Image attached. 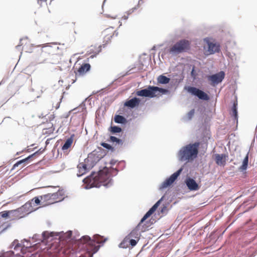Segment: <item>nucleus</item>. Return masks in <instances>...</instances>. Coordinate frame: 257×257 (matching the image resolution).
<instances>
[{"instance_id":"20e7f679","label":"nucleus","mask_w":257,"mask_h":257,"mask_svg":"<svg viewBox=\"0 0 257 257\" xmlns=\"http://www.w3.org/2000/svg\"><path fill=\"white\" fill-rule=\"evenodd\" d=\"M168 92V90L166 89L159 88L157 86H149L147 89L137 91L136 94L140 96L153 98L159 97L163 94L167 93Z\"/></svg>"},{"instance_id":"b1692460","label":"nucleus","mask_w":257,"mask_h":257,"mask_svg":"<svg viewBox=\"0 0 257 257\" xmlns=\"http://www.w3.org/2000/svg\"><path fill=\"white\" fill-rule=\"evenodd\" d=\"M170 79V78L167 77L166 76L161 75L159 76L157 78L158 83L159 84H166L169 82Z\"/></svg>"},{"instance_id":"aec40b11","label":"nucleus","mask_w":257,"mask_h":257,"mask_svg":"<svg viewBox=\"0 0 257 257\" xmlns=\"http://www.w3.org/2000/svg\"><path fill=\"white\" fill-rule=\"evenodd\" d=\"M140 102V100L139 98L137 97H134L131 99H130L125 102L124 105L125 106L130 107V108H134L136 106L139 105Z\"/></svg>"},{"instance_id":"2f4dec72","label":"nucleus","mask_w":257,"mask_h":257,"mask_svg":"<svg viewBox=\"0 0 257 257\" xmlns=\"http://www.w3.org/2000/svg\"><path fill=\"white\" fill-rule=\"evenodd\" d=\"M110 140L111 142L113 143H116V144L118 145H120V146H122L123 144V141L121 139H119L115 137L111 136L110 137Z\"/></svg>"},{"instance_id":"bb28decb","label":"nucleus","mask_w":257,"mask_h":257,"mask_svg":"<svg viewBox=\"0 0 257 257\" xmlns=\"http://www.w3.org/2000/svg\"><path fill=\"white\" fill-rule=\"evenodd\" d=\"M48 127L45 128L43 129V133L46 134H51L53 133L55 130V128L53 126L52 123L48 124Z\"/></svg>"},{"instance_id":"c85d7f7f","label":"nucleus","mask_w":257,"mask_h":257,"mask_svg":"<svg viewBox=\"0 0 257 257\" xmlns=\"http://www.w3.org/2000/svg\"><path fill=\"white\" fill-rule=\"evenodd\" d=\"M248 162V154L246 155L245 157L244 158L242 165L239 167V170L241 171H243L246 169Z\"/></svg>"},{"instance_id":"a878e982","label":"nucleus","mask_w":257,"mask_h":257,"mask_svg":"<svg viewBox=\"0 0 257 257\" xmlns=\"http://www.w3.org/2000/svg\"><path fill=\"white\" fill-rule=\"evenodd\" d=\"M142 2V3H143V1L142 0H140L139 1V3L138 4V5L137 6H135V7L133 8L132 9L129 10L127 12V16H126L125 15H124V16H123V18L124 19V20H126L128 17V16L131 14H132V13H133L136 10H137L138 9H139V8L140 7V5L141 4V3Z\"/></svg>"},{"instance_id":"9b49d317","label":"nucleus","mask_w":257,"mask_h":257,"mask_svg":"<svg viewBox=\"0 0 257 257\" xmlns=\"http://www.w3.org/2000/svg\"><path fill=\"white\" fill-rule=\"evenodd\" d=\"M182 170L183 168H180L177 172L173 173L169 178H167L165 181H164L162 183V184L160 187V189L162 190L164 188H166L168 187L171 186L177 179L178 177L180 175Z\"/></svg>"},{"instance_id":"7c9ffc66","label":"nucleus","mask_w":257,"mask_h":257,"mask_svg":"<svg viewBox=\"0 0 257 257\" xmlns=\"http://www.w3.org/2000/svg\"><path fill=\"white\" fill-rule=\"evenodd\" d=\"M137 243V240L134 238H129V239H127V241L125 242V244L127 245V247L129 246V245H131L132 246H134L136 245Z\"/></svg>"},{"instance_id":"f704fd0d","label":"nucleus","mask_w":257,"mask_h":257,"mask_svg":"<svg viewBox=\"0 0 257 257\" xmlns=\"http://www.w3.org/2000/svg\"><path fill=\"white\" fill-rule=\"evenodd\" d=\"M13 252L11 251H7L0 254V257H13Z\"/></svg>"},{"instance_id":"9d476101","label":"nucleus","mask_w":257,"mask_h":257,"mask_svg":"<svg viewBox=\"0 0 257 257\" xmlns=\"http://www.w3.org/2000/svg\"><path fill=\"white\" fill-rule=\"evenodd\" d=\"M188 92L193 95L196 96L200 99L208 100L209 97L207 93L195 87L189 86L187 88Z\"/></svg>"},{"instance_id":"ea45409f","label":"nucleus","mask_w":257,"mask_h":257,"mask_svg":"<svg viewBox=\"0 0 257 257\" xmlns=\"http://www.w3.org/2000/svg\"><path fill=\"white\" fill-rule=\"evenodd\" d=\"M90 180L89 178H85L83 179V182L84 183H89V181Z\"/></svg>"},{"instance_id":"f3484780","label":"nucleus","mask_w":257,"mask_h":257,"mask_svg":"<svg viewBox=\"0 0 257 257\" xmlns=\"http://www.w3.org/2000/svg\"><path fill=\"white\" fill-rule=\"evenodd\" d=\"M214 156L215 162L218 166H224L225 165L227 155L225 154H216Z\"/></svg>"},{"instance_id":"cd10ccee","label":"nucleus","mask_w":257,"mask_h":257,"mask_svg":"<svg viewBox=\"0 0 257 257\" xmlns=\"http://www.w3.org/2000/svg\"><path fill=\"white\" fill-rule=\"evenodd\" d=\"M114 120L116 123H124L126 122L125 118L120 115H116L114 116Z\"/></svg>"},{"instance_id":"4be33fe9","label":"nucleus","mask_w":257,"mask_h":257,"mask_svg":"<svg viewBox=\"0 0 257 257\" xmlns=\"http://www.w3.org/2000/svg\"><path fill=\"white\" fill-rule=\"evenodd\" d=\"M12 247H14V250H20L23 253H24V249L22 244L19 243V241L15 239L12 243Z\"/></svg>"},{"instance_id":"c03bdc74","label":"nucleus","mask_w":257,"mask_h":257,"mask_svg":"<svg viewBox=\"0 0 257 257\" xmlns=\"http://www.w3.org/2000/svg\"><path fill=\"white\" fill-rule=\"evenodd\" d=\"M38 236V235L37 234H35L33 237V239H37V237Z\"/></svg>"},{"instance_id":"f8f14e48","label":"nucleus","mask_w":257,"mask_h":257,"mask_svg":"<svg viewBox=\"0 0 257 257\" xmlns=\"http://www.w3.org/2000/svg\"><path fill=\"white\" fill-rule=\"evenodd\" d=\"M225 73L221 71L219 72L209 75L207 77L208 80L210 82V84L212 86H215L221 82L224 78Z\"/></svg>"},{"instance_id":"5701e85b","label":"nucleus","mask_w":257,"mask_h":257,"mask_svg":"<svg viewBox=\"0 0 257 257\" xmlns=\"http://www.w3.org/2000/svg\"><path fill=\"white\" fill-rule=\"evenodd\" d=\"M27 44H30L29 41L27 38L21 39L20 40V44L17 46L16 48H19L20 46H23L22 50L28 52V51L27 50L26 47Z\"/></svg>"},{"instance_id":"393cba45","label":"nucleus","mask_w":257,"mask_h":257,"mask_svg":"<svg viewBox=\"0 0 257 257\" xmlns=\"http://www.w3.org/2000/svg\"><path fill=\"white\" fill-rule=\"evenodd\" d=\"M73 142V136H71L69 138H68L62 146L63 150H66L71 147Z\"/></svg>"},{"instance_id":"1a4fd4ad","label":"nucleus","mask_w":257,"mask_h":257,"mask_svg":"<svg viewBox=\"0 0 257 257\" xmlns=\"http://www.w3.org/2000/svg\"><path fill=\"white\" fill-rule=\"evenodd\" d=\"M61 194L60 191H58L55 193H48L42 195V206H47L60 201L62 199Z\"/></svg>"},{"instance_id":"0eeeda50","label":"nucleus","mask_w":257,"mask_h":257,"mask_svg":"<svg viewBox=\"0 0 257 257\" xmlns=\"http://www.w3.org/2000/svg\"><path fill=\"white\" fill-rule=\"evenodd\" d=\"M190 48V43L188 40L183 39L176 42L169 50V52L174 55L185 52Z\"/></svg>"},{"instance_id":"37998d69","label":"nucleus","mask_w":257,"mask_h":257,"mask_svg":"<svg viewBox=\"0 0 257 257\" xmlns=\"http://www.w3.org/2000/svg\"><path fill=\"white\" fill-rule=\"evenodd\" d=\"M167 209V207L166 206H164L162 209V210H161V212H163V211L164 210H166Z\"/></svg>"},{"instance_id":"423d86ee","label":"nucleus","mask_w":257,"mask_h":257,"mask_svg":"<svg viewBox=\"0 0 257 257\" xmlns=\"http://www.w3.org/2000/svg\"><path fill=\"white\" fill-rule=\"evenodd\" d=\"M65 50L64 44L60 45L53 43L47 44L42 48V52L51 55H62Z\"/></svg>"},{"instance_id":"c9c22d12","label":"nucleus","mask_w":257,"mask_h":257,"mask_svg":"<svg viewBox=\"0 0 257 257\" xmlns=\"http://www.w3.org/2000/svg\"><path fill=\"white\" fill-rule=\"evenodd\" d=\"M101 145L106 148V149H109V150H113V148L109 144H107V143H101Z\"/></svg>"},{"instance_id":"e433bc0d","label":"nucleus","mask_w":257,"mask_h":257,"mask_svg":"<svg viewBox=\"0 0 257 257\" xmlns=\"http://www.w3.org/2000/svg\"><path fill=\"white\" fill-rule=\"evenodd\" d=\"M195 113V110L192 109L188 113H187V116L188 118L190 119L192 118Z\"/></svg>"},{"instance_id":"39448f33","label":"nucleus","mask_w":257,"mask_h":257,"mask_svg":"<svg viewBox=\"0 0 257 257\" xmlns=\"http://www.w3.org/2000/svg\"><path fill=\"white\" fill-rule=\"evenodd\" d=\"M112 18L115 20V23L113 24V26L106 28L102 33L104 40L103 42L105 43L104 45H106L110 43L111 40L116 37L118 35V33L116 32V31L115 29V27L118 25L120 23V21L117 19V16L112 17Z\"/></svg>"},{"instance_id":"4468645a","label":"nucleus","mask_w":257,"mask_h":257,"mask_svg":"<svg viewBox=\"0 0 257 257\" xmlns=\"http://www.w3.org/2000/svg\"><path fill=\"white\" fill-rule=\"evenodd\" d=\"M98 181L103 186H108L109 184H111L112 179L110 174L108 172L100 171L98 174Z\"/></svg>"},{"instance_id":"72a5a7b5","label":"nucleus","mask_w":257,"mask_h":257,"mask_svg":"<svg viewBox=\"0 0 257 257\" xmlns=\"http://www.w3.org/2000/svg\"><path fill=\"white\" fill-rule=\"evenodd\" d=\"M121 128L118 126H113L111 127V132L112 133H120Z\"/></svg>"},{"instance_id":"a18cd8bd","label":"nucleus","mask_w":257,"mask_h":257,"mask_svg":"<svg viewBox=\"0 0 257 257\" xmlns=\"http://www.w3.org/2000/svg\"><path fill=\"white\" fill-rule=\"evenodd\" d=\"M194 69H193L192 70V72H191L192 75H193V74L194 73Z\"/></svg>"},{"instance_id":"58836bf2","label":"nucleus","mask_w":257,"mask_h":257,"mask_svg":"<svg viewBox=\"0 0 257 257\" xmlns=\"http://www.w3.org/2000/svg\"><path fill=\"white\" fill-rule=\"evenodd\" d=\"M47 0H38V3L40 4V6L42 5L43 3H46Z\"/></svg>"},{"instance_id":"6ab92c4d","label":"nucleus","mask_w":257,"mask_h":257,"mask_svg":"<svg viewBox=\"0 0 257 257\" xmlns=\"http://www.w3.org/2000/svg\"><path fill=\"white\" fill-rule=\"evenodd\" d=\"M186 184L190 190H197L199 189L198 185L196 181L192 178H187L186 180Z\"/></svg>"},{"instance_id":"a19ab883","label":"nucleus","mask_w":257,"mask_h":257,"mask_svg":"<svg viewBox=\"0 0 257 257\" xmlns=\"http://www.w3.org/2000/svg\"><path fill=\"white\" fill-rule=\"evenodd\" d=\"M55 118V115L54 114H51L50 116H49V119L50 120H52L54 119Z\"/></svg>"},{"instance_id":"2eb2a0df","label":"nucleus","mask_w":257,"mask_h":257,"mask_svg":"<svg viewBox=\"0 0 257 257\" xmlns=\"http://www.w3.org/2000/svg\"><path fill=\"white\" fill-rule=\"evenodd\" d=\"M21 211V208L16 210L4 211L0 212V216L3 218H13V219L20 218L22 217L20 216L19 214Z\"/></svg>"},{"instance_id":"4c0bfd02","label":"nucleus","mask_w":257,"mask_h":257,"mask_svg":"<svg viewBox=\"0 0 257 257\" xmlns=\"http://www.w3.org/2000/svg\"><path fill=\"white\" fill-rule=\"evenodd\" d=\"M26 242H27V244H24L23 246V247H24V251L25 250V249L31 247L30 243L29 241H27Z\"/></svg>"},{"instance_id":"c756f323","label":"nucleus","mask_w":257,"mask_h":257,"mask_svg":"<svg viewBox=\"0 0 257 257\" xmlns=\"http://www.w3.org/2000/svg\"><path fill=\"white\" fill-rule=\"evenodd\" d=\"M232 115L235 120H237V103H234L232 107Z\"/></svg>"},{"instance_id":"ddd939ff","label":"nucleus","mask_w":257,"mask_h":257,"mask_svg":"<svg viewBox=\"0 0 257 257\" xmlns=\"http://www.w3.org/2000/svg\"><path fill=\"white\" fill-rule=\"evenodd\" d=\"M204 41L207 44L208 54H213L219 52L220 46L218 43L211 41L210 39L208 38L204 39Z\"/></svg>"},{"instance_id":"dca6fc26","label":"nucleus","mask_w":257,"mask_h":257,"mask_svg":"<svg viewBox=\"0 0 257 257\" xmlns=\"http://www.w3.org/2000/svg\"><path fill=\"white\" fill-rule=\"evenodd\" d=\"M39 154V152H36L35 153H34L33 154L29 156L28 157H27V158H25L24 159H23V160H21L20 161H18L16 163H15L13 165L12 170H14L16 168H18L19 167V168H18V170H20V169H22L26 165V164H27V162L29 160H30L32 158L36 157Z\"/></svg>"},{"instance_id":"f257e3e1","label":"nucleus","mask_w":257,"mask_h":257,"mask_svg":"<svg viewBox=\"0 0 257 257\" xmlns=\"http://www.w3.org/2000/svg\"><path fill=\"white\" fill-rule=\"evenodd\" d=\"M200 143L189 144L182 147L178 152V156L181 161L192 162L197 158Z\"/></svg>"},{"instance_id":"79ce46f5","label":"nucleus","mask_w":257,"mask_h":257,"mask_svg":"<svg viewBox=\"0 0 257 257\" xmlns=\"http://www.w3.org/2000/svg\"><path fill=\"white\" fill-rule=\"evenodd\" d=\"M100 47H101V46H99L98 47V50H97V52H95V53H98L99 52H100V51H101V48H100Z\"/></svg>"},{"instance_id":"412c9836","label":"nucleus","mask_w":257,"mask_h":257,"mask_svg":"<svg viewBox=\"0 0 257 257\" xmlns=\"http://www.w3.org/2000/svg\"><path fill=\"white\" fill-rule=\"evenodd\" d=\"M78 173L77 175L81 176L87 172V166L84 163H81L78 165Z\"/></svg>"},{"instance_id":"6e6552de","label":"nucleus","mask_w":257,"mask_h":257,"mask_svg":"<svg viewBox=\"0 0 257 257\" xmlns=\"http://www.w3.org/2000/svg\"><path fill=\"white\" fill-rule=\"evenodd\" d=\"M72 236V231H69L64 233L63 235H59V233H54L53 232H49L48 231H44L42 233L41 238L39 239L41 242L45 243L52 241L55 236H59L61 239H69Z\"/></svg>"},{"instance_id":"a211bd4d","label":"nucleus","mask_w":257,"mask_h":257,"mask_svg":"<svg viewBox=\"0 0 257 257\" xmlns=\"http://www.w3.org/2000/svg\"><path fill=\"white\" fill-rule=\"evenodd\" d=\"M90 69V65L88 63L82 64L75 72L76 76H82Z\"/></svg>"},{"instance_id":"7ed1b4c3","label":"nucleus","mask_w":257,"mask_h":257,"mask_svg":"<svg viewBox=\"0 0 257 257\" xmlns=\"http://www.w3.org/2000/svg\"><path fill=\"white\" fill-rule=\"evenodd\" d=\"M164 196H163L159 201H158L145 214L144 217L142 218L141 221L136 227V228L133 230L122 240L120 244V246L123 248H126L127 245L125 244V242L127 241V239L129 238L136 239L137 240L139 239V234L138 233V230L140 227L141 224H142L144 221H145L149 217H150L157 209L159 206L161 202L162 201Z\"/></svg>"},{"instance_id":"473e14b6","label":"nucleus","mask_w":257,"mask_h":257,"mask_svg":"<svg viewBox=\"0 0 257 257\" xmlns=\"http://www.w3.org/2000/svg\"><path fill=\"white\" fill-rule=\"evenodd\" d=\"M34 201L37 205H42V200H41V196L35 197L32 200V201Z\"/></svg>"},{"instance_id":"f03ea898","label":"nucleus","mask_w":257,"mask_h":257,"mask_svg":"<svg viewBox=\"0 0 257 257\" xmlns=\"http://www.w3.org/2000/svg\"><path fill=\"white\" fill-rule=\"evenodd\" d=\"M105 241V239L98 234L94 235L93 239H91L88 235H85L80 239V242L84 245V247L87 252L91 254L90 257L98 250L100 247L99 244L104 242Z\"/></svg>"}]
</instances>
